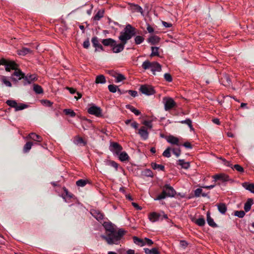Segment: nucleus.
<instances>
[{
	"mask_svg": "<svg viewBox=\"0 0 254 254\" xmlns=\"http://www.w3.org/2000/svg\"><path fill=\"white\" fill-rule=\"evenodd\" d=\"M135 28L131 25H127L124 28V31L121 32L119 37L121 43L118 44L116 43L114 46H112L113 52L115 53H119L123 51L127 41L135 35Z\"/></svg>",
	"mask_w": 254,
	"mask_h": 254,
	"instance_id": "1",
	"label": "nucleus"
},
{
	"mask_svg": "<svg viewBox=\"0 0 254 254\" xmlns=\"http://www.w3.org/2000/svg\"><path fill=\"white\" fill-rule=\"evenodd\" d=\"M124 234L125 231L122 229H120L118 231L115 230L113 233L108 234L107 236H102V237L110 245L118 244Z\"/></svg>",
	"mask_w": 254,
	"mask_h": 254,
	"instance_id": "2",
	"label": "nucleus"
},
{
	"mask_svg": "<svg viewBox=\"0 0 254 254\" xmlns=\"http://www.w3.org/2000/svg\"><path fill=\"white\" fill-rule=\"evenodd\" d=\"M176 192L173 188L169 185H165L162 189V192L159 194L155 200H161L167 197H174Z\"/></svg>",
	"mask_w": 254,
	"mask_h": 254,
	"instance_id": "3",
	"label": "nucleus"
},
{
	"mask_svg": "<svg viewBox=\"0 0 254 254\" xmlns=\"http://www.w3.org/2000/svg\"><path fill=\"white\" fill-rule=\"evenodd\" d=\"M142 68L145 69H150L154 75H155L156 71H161V65L156 62H150L148 60L144 61L142 64Z\"/></svg>",
	"mask_w": 254,
	"mask_h": 254,
	"instance_id": "4",
	"label": "nucleus"
},
{
	"mask_svg": "<svg viewBox=\"0 0 254 254\" xmlns=\"http://www.w3.org/2000/svg\"><path fill=\"white\" fill-rule=\"evenodd\" d=\"M5 65V69L6 71L9 72L11 70H15L18 67L14 61L7 60L4 58H1L0 61V65Z\"/></svg>",
	"mask_w": 254,
	"mask_h": 254,
	"instance_id": "5",
	"label": "nucleus"
},
{
	"mask_svg": "<svg viewBox=\"0 0 254 254\" xmlns=\"http://www.w3.org/2000/svg\"><path fill=\"white\" fill-rule=\"evenodd\" d=\"M140 91L147 96L153 95L155 92L152 86L148 85H142L139 88Z\"/></svg>",
	"mask_w": 254,
	"mask_h": 254,
	"instance_id": "6",
	"label": "nucleus"
},
{
	"mask_svg": "<svg viewBox=\"0 0 254 254\" xmlns=\"http://www.w3.org/2000/svg\"><path fill=\"white\" fill-rule=\"evenodd\" d=\"M165 110L169 111L176 106V103L171 98H164L163 99Z\"/></svg>",
	"mask_w": 254,
	"mask_h": 254,
	"instance_id": "7",
	"label": "nucleus"
},
{
	"mask_svg": "<svg viewBox=\"0 0 254 254\" xmlns=\"http://www.w3.org/2000/svg\"><path fill=\"white\" fill-rule=\"evenodd\" d=\"M87 111L89 114L94 115L97 117L102 116L101 109L95 105H92L88 109Z\"/></svg>",
	"mask_w": 254,
	"mask_h": 254,
	"instance_id": "8",
	"label": "nucleus"
},
{
	"mask_svg": "<svg viewBox=\"0 0 254 254\" xmlns=\"http://www.w3.org/2000/svg\"><path fill=\"white\" fill-rule=\"evenodd\" d=\"M110 150L114 154L118 155L123 150V147L118 143L113 142L110 144Z\"/></svg>",
	"mask_w": 254,
	"mask_h": 254,
	"instance_id": "9",
	"label": "nucleus"
},
{
	"mask_svg": "<svg viewBox=\"0 0 254 254\" xmlns=\"http://www.w3.org/2000/svg\"><path fill=\"white\" fill-rule=\"evenodd\" d=\"M25 74L18 68L16 69L11 74V78L14 81H17L22 78L24 79Z\"/></svg>",
	"mask_w": 254,
	"mask_h": 254,
	"instance_id": "10",
	"label": "nucleus"
},
{
	"mask_svg": "<svg viewBox=\"0 0 254 254\" xmlns=\"http://www.w3.org/2000/svg\"><path fill=\"white\" fill-rule=\"evenodd\" d=\"M214 181H221L222 182H228L229 181V177L225 174H217L212 176Z\"/></svg>",
	"mask_w": 254,
	"mask_h": 254,
	"instance_id": "11",
	"label": "nucleus"
},
{
	"mask_svg": "<svg viewBox=\"0 0 254 254\" xmlns=\"http://www.w3.org/2000/svg\"><path fill=\"white\" fill-rule=\"evenodd\" d=\"M25 138L26 139H31L35 141L36 142L34 143V144H38L37 142H41L43 140V138L41 136L34 132L29 133Z\"/></svg>",
	"mask_w": 254,
	"mask_h": 254,
	"instance_id": "12",
	"label": "nucleus"
},
{
	"mask_svg": "<svg viewBox=\"0 0 254 254\" xmlns=\"http://www.w3.org/2000/svg\"><path fill=\"white\" fill-rule=\"evenodd\" d=\"M91 215L98 221L103 220V214L99 210L93 209L91 211Z\"/></svg>",
	"mask_w": 254,
	"mask_h": 254,
	"instance_id": "13",
	"label": "nucleus"
},
{
	"mask_svg": "<svg viewBox=\"0 0 254 254\" xmlns=\"http://www.w3.org/2000/svg\"><path fill=\"white\" fill-rule=\"evenodd\" d=\"M24 85L31 84L32 82L36 80V76L35 74H27L26 76L24 75Z\"/></svg>",
	"mask_w": 254,
	"mask_h": 254,
	"instance_id": "14",
	"label": "nucleus"
},
{
	"mask_svg": "<svg viewBox=\"0 0 254 254\" xmlns=\"http://www.w3.org/2000/svg\"><path fill=\"white\" fill-rule=\"evenodd\" d=\"M138 133L143 140H146L148 138V132L144 127H142L139 130Z\"/></svg>",
	"mask_w": 254,
	"mask_h": 254,
	"instance_id": "15",
	"label": "nucleus"
},
{
	"mask_svg": "<svg viewBox=\"0 0 254 254\" xmlns=\"http://www.w3.org/2000/svg\"><path fill=\"white\" fill-rule=\"evenodd\" d=\"M167 141L172 144L180 146L179 139L177 137L174 136L173 135L168 136L167 138Z\"/></svg>",
	"mask_w": 254,
	"mask_h": 254,
	"instance_id": "16",
	"label": "nucleus"
},
{
	"mask_svg": "<svg viewBox=\"0 0 254 254\" xmlns=\"http://www.w3.org/2000/svg\"><path fill=\"white\" fill-rule=\"evenodd\" d=\"M102 44L105 46H112L116 44V41L112 38L103 39L102 41Z\"/></svg>",
	"mask_w": 254,
	"mask_h": 254,
	"instance_id": "17",
	"label": "nucleus"
},
{
	"mask_svg": "<svg viewBox=\"0 0 254 254\" xmlns=\"http://www.w3.org/2000/svg\"><path fill=\"white\" fill-rule=\"evenodd\" d=\"M91 42L93 44L94 47H95L96 49H98L101 50V51H103L104 49L103 46L99 43L98 38L96 37H94L92 38Z\"/></svg>",
	"mask_w": 254,
	"mask_h": 254,
	"instance_id": "18",
	"label": "nucleus"
},
{
	"mask_svg": "<svg viewBox=\"0 0 254 254\" xmlns=\"http://www.w3.org/2000/svg\"><path fill=\"white\" fill-rule=\"evenodd\" d=\"M177 165H180L182 168L188 169L190 167V163L189 162H185L183 159H179L177 161Z\"/></svg>",
	"mask_w": 254,
	"mask_h": 254,
	"instance_id": "19",
	"label": "nucleus"
},
{
	"mask_svg": "<svg viewBox=\"0 0 254 254\" xmlns=\"http://www.w3.org/2000/svg\"><path fill=\"white\" fill-rule=\"evenodd\" d=\"M103 225L105 228V230L109 232V233H113L114 231L116 230L114 227V226L112 225L111 223L104 222Z\"/></svg>",
	"mask_w": 254,
	"mask_h": 254,
	"instance_id": "20",
	"label": "nucleus"
},
{
	"mask_svg": "<svg viewBox=\"0 0 254 254\" xmlns=\"http://www.w3.org/2000/svg\"><path fill=\"white\" fill-rule=\"evenodd\" d=\"M160 216V215L159 214L156 212H152L150 213L148 217L150 221L155 222L159 220Z\"/></svg>",
	"mask_w": 254,
	"mask_h": 254,
	"instance_id": "21",
	"label": "nucleus"
},
{
	"mask_svg": "<svg viewBox=\"0 0 254 254\" xmlns=\"http://www.w3.org/2000/svg\"><path fill=\"white\" fill-rule=\"evenodd\" d=\"M117 156H118L119 160L122 162L127 161L129 159L128 155L125 151L121 152Z\"/></svg>",
	"mask_w": 254,
	"mask_h": 254,
	"instance_id": "22",
	"label": "nucleus"
},
{
	"mask_svg": "<svg viewBox=\"0 0 254 254\" xmlns=\"http://www.w3.org/2000/svg\"><path fill=\"white\" fill-rule=\"evenodd\" d=\"M104 10L103 9H100L98 11L97 13L93 17V20L99 21L101 18L104 16Z\"/></svg>",
	"mask_w": 254,
	"mask_h": 254,
	"instance_id": "23",
	"label": "nucleus"
},
{
	"mask_svg": "<svg viewBox=\"0 0 254 254\" xmlns=\"http://www.w3.org/2000/svg\"><path fill=\"white\" fill-rule=\"evenodd\" d=\"M144 253L146 254H160V253L158 250V249L156 248H153L151 249H149L148 248H144Z\"/></svg>",
	"mask_w": 254,
	"mask_h": 254,
	"instance_id": "24",
	"label": "nucleus"
},
{
	"mask_svg": "<svg viewBox=\"0 0 254 254\" xmlns=\"http://www.w3.org/2000/svg\"><path fill=\"white\" fill-rule=\"evenodd\" d=\"M217 207L219 211L223 214H225L227 211V208L225 203H220L218 204Z\"/></svg>",
	"mask_w": 254,
	"mask_h": 254,
	"instance_id": "25",
	"label": "nucleus"
},
{
	"mask_svg": "<svg viewBox=\"0 0 254 254\" xmlns=\"http://www.w3.org/2000/svg\"><path fill=\"white\" fill-rule=\"evenodd\" d=\"M106 82L105 77L103 75H99L96 76L95 79V83L96 84H104Z\"/></svg>",
	"mask_w": 254,
	"mask_h": 254,
	"instance_id": "26",
	"label": "nucleus"
},
{
	"mask_svg": "<svg viewBox=\"0 0 254 254\" xmlns=\"http://www.w3.org/2000/svg\"><path fill=\"white\" fill-rule=\"evenodd\" d=\"M243 186L247 190H249L252 193H254V183L249 184L248 183H244Z\"/></svg>",
	"mask_w": 254,
	"mask_h": 254,
	"instance_id": "27",
	"label": "nucleus"
},
{
	"mask_svg": "<svg viewBox=\"0 0 254 254\" xmlns=\"http://www.w3.org/2000/svg\"><path fill=\"white\" fill-rule=\"evenodd\" d=\"M207 222L208 224L212 227H216L217 226L216 224L214 222L213 219L211 217L209 212L207 213Z\"/></svg>",
	"mask_w": 254,
	"mask_h": 254,
	"instance_id": "28",
	"label": "nucleus"
},
{
	"mask_svg": "<svg viewBox=\"0 0 254 254\" xmlns=\"http://www.w3.org/2000/svg\"><path fill=\"white\" fill-rule=\"evenodd\" d=\"M33 144H34V143L31 141L26 142L23 148V152L24 153L28 152Z\"/></svg>",
	"mask_w": 254,
	"mask_h": 254,
	"instance_id": "29",
	"label": "nucleus"
},
{
	"mask_svg": "<svg viewBox=\"0 0 254 254\" xmlns=\"http://www.w3.org/2000/svg\"><path fill=\"white\" fill-rule=\"evenodd\" d=\"M126 108L129 109L131 112L133 113L136 116H138L141 114L139 110H137L136 108H135L131 105H126Z\"/></svg>",
	"mask_w": 254,
	"mask_h": 254,
	"instance_id": "30",
	"label": "nucleus"
},
{
	"mask_svg": "<svg viewBox=\"0 0 254 254\" xmlns=\"http://www.w3.org/2000/svg\"><path fill=\"white\" fill-rule=\"evenodd\" d=\"M160 38L157 36H152L148 39V42L152 44H155L159 42Z\"/></svg>",
	"mask_w": 254,
	"mask_h": 254,
	"instance_id": "31",
	"label": "nucleus"
},
{
	"mask_svg": "<svg viewBox=\"0 0 254 254\" xmlns=\"http://www.w3.org/2000/svg\"><path fill=\"white\" fill-rule=\"evenodd\" d=\"M64 191L65 194V196H63V198L66 202L68 201L67 200V198H71L73 197V195L70 192H68V190L65 188H64Z\"/></svg>",
	"mask_w": 254,
	"mask_h": 254,
	"instance_id": "32",
	"label": "nucleus"
},
{
	"mask_svg": "<svg viewBox=\"0 0 254 254\" xmlns=\"http://www.w3.org/2000/svg\"><path fill=\"white\" fill-rule=\"evenodd\" d=\"M63 112L66 115L69 116L71 117H74L76 116V113L74 111L70 109H65Z\"/></svg>",
	"mask_w": 254,
	"mask_h": 254,
	"instance_id": "33",
	"label": "nucleus"
},
{
	"mask_svg": "<svg viewBox=\"0 0 254 254\" xmlns=\"http://www.w3.org/2000/svg\"><path fill=\"white\" fill-rule=\"evenodd\" d=\"M253 203V200L252 199H249L245 204L244 209L246 212L249 211L251 209Z\"/></svg>",
	"mask_w": 254,
	"mask_h": 254,
	"instance_id": "34",
	"label": "nucleus"
},
{
	"mask_svg": "<svg viewBox=\"0 0 254 254\" xmlns=\"http://www.w3.org/2000/svg\"><path fill=\"white\" fill-rule=\"evenodd\" d=\"M74 143L75 144H83L84 145H85L86 144V142H85L82 137L79 136H76L74 139Z\"/></svg>",
	"mask_w": 254,
	"mask_h": 254,
	"instance_id": "35",
	"label": "nucleus"
},
{
	"mask_svg": "<svg viewBox=\"0 0 254 254\" xmlns=\"http://www.w3.org/2000/svg\"><path fill=\"white\" fill-rule=\"evenodd\" d=\"M151 167L154 170L158 169L164 171L165 169L164 166L162 165L157 164L156 163H152Z\"/></svg>",
	"mask_w": 254,
	"mask_h": 254,
	"instance_id": "36",
	"label": "nucleus"
},
{
	"mask_svg": "<svg viewBox=\"0 0 254 254\" xmlns=\"http://www.w3.org/2000/svg\"><path fill=\"white\" fill-rule=\"evenodd\" d=\"M108 89L112 93H115L116 91L121 92L120 89H119L118 86L115 85L110 84L108 85Z\"/></svg>",
	"mask_w": 254,
	"mask_h": 254,
	"instance_id": "37",
	"label": "nucleus"
},
{
	"mask_svg": "<svg viewBox=\"0 0 254 254\" xmlns=\"http://www.w3.org/2000/svg\"><path fill=\"white\" fill-rule=\"evenodd\" d=\"M31 51L30 49L27 48H23L18 51V54L19 55L25 56L27 54L31 53Z\"/></svg>",
	"mask_w": 254,
	"mask_h": 254,
	"instance_id": "38",
	"label": "nucleus"
},
{
	"mask_svg": "<svg viewBox=\"0 0 254 254\" xmlns=\"http://www.w3.org/2000/svg\"><path fill=\"white\" fill-rule=\"evenodd\" d=\"M28 105L23 104V103H19L16 104V107H15V111H18L22 110H23L26 108H27Z\"/></svg>",
	"mask_w": 254,
	"mask_h": 254,
	"instance_id": "39",
	"label": "nucleus"
},
{
	"mask_svg": "<svg viewBox=\"0 0 254 254\" xmlns=\"http://www.w3.org/2000/svg\"><path fill=\"white\" fill-rule=\"evenodd\" d=\"M0 80L6 86L11 87L12 86L11 82L7 80V77L1 76L0 77Z\"/></svg>",
	"mask_w": 254,
	"mask_h": 254,
	"instance_id": "40",
	"label": "nucleus"
},
{
	"mask_svg": "<svg viewBox=\"0 0 254 254\" xmlns=\"http://www.w3.org/2000/svg\"><path fill=\"white\" fill-rule=\"evenodd\" d=\"M34 91L37 94H41L43 92L42 87L39 85L35 84L33 87Z\"/></svg>",
	"mask_w": 254,
	"mask_h": 254,
	"instance_id": "41",
	"label": "nucleus"
},
{
	"mask_svg": "<svg viewBox=\"0 0 254 254\" xmlns=\"http://www.w3.org/2000/svg\"><path fill=\"white\" fill-rule=\"evenodd\" d=\"M158 48L156 47H151V57L153 56H159V52H158Z\"/></svg>",
	"mask_w": 254,
	"mask_h": 254,
	"instance_id": "42",
	"label": "nucleus"
},
{
	"mask_svg": "<svg viewBox=\"0 0 254 254\" xmlns=\"http://www.w3.org/2000/svg\"><path fill=\"white\" fill-rule=\"evenodd\" d=\"M106 164L115 168L116 170L118 168V164L114 161L107 160L106 162Z\"/></svg>",
	"mask_w": 254,
	"mask_h": 254,
	"instance_id": "43",
	"label": "nucleus"
},
{
	"mask_svg": "<svg viewBox=\"0 0 254 254\" xmlns=\"http://www.w3.org/2000/svg\"><path fill=\"white\" fill-rule=\"evenodd\" d=\"M6 103L9 107L15 108L17 103L15 100H8L6 101Z\"/></svg>",
	"mask_w": 254,
	"mask_h": 254,
	"instance_id": "44",
	"label": "nucleus"
},
{
	"mask_svg": "<svg viewBox=\"0 0 254 254\" xmlns=\"http://www.w3.org/2000/svg\"><path fill=\"white\" fill-rule=\"evenodd\" d=\"M195 223L199 226H203L204 225L205 221L203 218H199L195 221Z\"/></svg>",
	"mask_w": 254,
	"mask_h": 254,
	"instance_id": "45",
	"label": "nucleus"
},
{
	"mask_svg": "<svg viewBox=\"0 0 254 254\" xmlns=\"http://www.w3.org/2000/svg\"><path fill=\"white\" fill-rule=\"evenodd\" d=\"M180 123H181V124H187L190 127V129H191V130L193 129V127H192V125H191L192 122L190 119H186V120L181 121L180 122Z\"/></svg>",
	"mask_w": 254,
	"mask_h": 254,
	"instance_id": "46",
	"label": "nucleus"
},
{
	"mask_svg": "<svg viewBox=\"0 0 254 254\" xmlns=\"http://www.w3.org/2000/svg\"><path fill=\"white\" fill-rule=\"evenodd\" d=\"M144 40V38L141 36H136L134 38L135 43L137 45L142 43Z\"/></svg>",
	"mask_w": 254,
	"mask_h": 254,
	"instance_id": "47",
	"label": "nucleus"
},
{
	"mask_svg": "<svg viewBox=\"0 0 254 254\" xmlns=\"http://www.w3.org/2000/svg\"><path fill=\"white\" fill-rule=\"evenodd\" d=\"M76 184L78 187H83L87 184V181L80 179L76 182Z\"/></svg>",
	"mask_w": 254,
	"mask_h": 254,
	"instance_id": "48",
	"label": "nucleus"
},
{
	"mask_svg": "<svg viewBox=\"0 0 254 254\" xmlns=\"http://www.w3.org/2000/svg\"><path fill=\"white\" fill-rule=\"evenodd\" d=\"M114 76H115L116 77V82H121L123 80H124V79H125V77L124 76V75H123V74H117V75L116 76H115V75H113Z\"/></svg>",
	"mask_w": 254,
	"mask_h": 254,
	"instance_id": "49",
	"label": "nucleus"
},
{
	"mask_svg": "<svg viewBox=\"0 0 254 254\" xmlns=\"http://www.w3.org/2000/svg\"><path fill=\"white\" fill-rule=\"evenodd\" d=\"M232 168L236 169L238 172L240 173H243L244 171V168L238 164L235 165L233 167H232Z\"/></svg>",
	"mask_w": 254,
	"mask_h": 254,
	"instance_id": "50",
	"label": "nucleus"
},
{
	"mask_svg": "<svg viewBox=\"0 0 254 254\" xmlns=\"http://www.w3.org/2000/svg\"><path fill=\"white\" fill-rule=\"evenodd\" d=\"M234 214L236 216H237L239 218H243L245 216V213L243 210L236 211L234 213Z\"/></svg>",
	"mask_w": 254,
	"mask_h": 254,
	"instance_id": "51",
	"label": "nucleus"
},
{
	"mask_svg": "<svg viewBox=\"0 0 254 254\" xmlns=\"http://www.w3.org/2000/svg\"><path fill=\"white\" fill-rule=\"evenodd\" d=\"M171 149L170 147H168L163 153V155L164 157L169 158L171 157L170 151Z\"/></svg>",
	"mask_w": 254,
	"mask_h": 254,
	"instance_id": "52",
	"label": "nucleus"
},
{
	"mask_svg": "<svg viewBox=\"0 0 254 254\" xmlns=\"http://www.w3.org/2000/svg\"><path fill=\"white\" fill-rule=\"evenodd\" d=\"M173 153L178 157L181 153L180 148H174L172 149Z\"/></svg>",
	"mask_w": 254,
	"mask_h": 254,
	"instance_id": "53",
	"label": "nucleus"
},
{
	"mask_svg": "<svg viewBox=\"0 0 254 254\" xmlns=\"http://www.w3.org/2000/svg\"><path fill=\"white\" fill-rule=\"evenodd\" d=\"M165 79L168 82H171L172 81V77L170 74L166 73L164 75Z\"/></svg>",
	"mask_w": 254,
	"mask_h": 254,
	"instance_id": "54",
	"label": "nucleus"
},
{
	"mask_svg": "<svg viewBox=\"0 0 254 254\" xmlns=\"http://www.w3.org/2000/svg\"><path fill=\"white\" fill-rule=\"evenodd\" d=\"M202 189L200 188H198L196 189L194 191V195L196 197H198L200 195V194L202 193Z\"/></svg>",
	"mask_w": 254,
	"mask_h": 254,
	"instance_id": "55",
	"label": "nucleus"
},
{
	"mask_svg": "<svg viewBox=\"0 0 254 254\" xmlns=\"http://www.w3.org/2000/svg\"><path fill=\"white\" fill-rule=\"evenodd\" d=\"M180 246L183 249H185L188 246V243L184 240H181L180 242Z\"/></svg>",
	"mask_w": 254,
	"mask_h": 254,
	"instance_id": "56",
	"label": "nucleus"
},
{
	"mask_svg": "<svg viewBox=\"0 0 254 254\" xmlns=\"http://www.w3.org/2000/svg\"><path fill=\"white\" fill-rule=\"evenodd\" d=\"M145 245H146L148 246H151L154 243L153 242L151 239H149L147 238H145Z\"/></svg>",
	"mask_w": 254,
	"mask_h": 254,
	"instance_id": "57",
	"label": "nucleus"
},
{
	"mask_svg": "<svg viewBox=\"0 0 254 254\" xmlns=\"http://www.w3.org/2000/svg\"><path fill=\"white\" fill-rule=\"evenodd\" d=\"M133 242L135 244L138 245L139 244L140 242H141V240L142 239L138 238V237L134 236L133 237Z\"/></svg>",
	"mask_w": 254,
	"mask_h": 254,
	"instance_id": "58",
	"label": "nucleus"
},
{
	"mask_svg": "<svg viewBox=\"0 0 254 254\" xmlns=\"http://www.w3.org/2000/svg\"><path fill=\"white\" fill-rule=\"evenodd\" d=\"M90 46V42H89V39H87L86 40H85L84 42H83V46L84 48L85 49H87L89 48Z\"/></svg>",
	"mask_w": 254,
	"mask_h": 254,
	"instance_id": "59",
	"label": "nucleus"
},
{
	"mask_svg": "<svg viewBox=\"0 0 254 254\" xmlns=\"http://www.w3.org/2000/svg\"><path fill=\"white\" fill-rule=\"evenodd\" d=\"M145 175L148 177L153 176V173L152 171L149 169H147L145 171Z\"/></svg>",
	"mask_w": 254,
	"mask_h": 254,
	"instance_id": "60",
	"label": "nucleus"
},
{
	"mask_svg": "<svg viewBox=\"0 0 254 254\" xmlns=\"http://www.w3.org/2000/svg\"><path fill=\"white\" fill-rule=\"evenodd\" d=\"M143 124L145 126L148 127L150 128H151L152 127V124L151 122H150V121H144L143 122Z\"/></svg>",
	"mask_w": 254,
	"mask_h": 254,
	"instance_id": "61",
	"label": "nucleus"
},
{
	"mask_svg": "<svg viewBox=\"0 0 254 254\" xmlns=\"http://www.w3.org/2000/svg\"><path fill=\"white\" fill-rule=\"evenodd\" d=\"M128 93L132 97H135L137 95V92L135 91L128 90Z\"/></svg>",
	"mask_w": 254,
	"mask_h": 254,
	"instance_id": "62",
	"label": "nucleus"
},
{
	"mask_svg": "<svg viewBox=\"0 0 254 254\" xmlns=\"http://www.w3.org/2000/svg\"><path fill=\"white\" fill-rule=\"evenodd\" d=\"M66 88V89L69 91V92L71 94H74V93H76V89H74V88H73L67 87Z\"/></svg>",
	"mask_w": 254,
	"mask_h": 254,
	"instance_id": "63",
	"label": "nucleus"
},
{
	"mask_svg": "<svg viewBox=\"0 0 254 254\" xmlns=\"http://www.w3.org/2000/svg\"><path fill=\"white\" fill-rule=\"evenodd\" d=\"M162 24L164 27H167V28L171 27L172 26V24L171 23H168L165 21H162Z\"/></svg>",
	"mask_w": 254,
	"mask_h": 254,
	"instance_id": "64",
	"label": "nucleus"
}]
</instances>
